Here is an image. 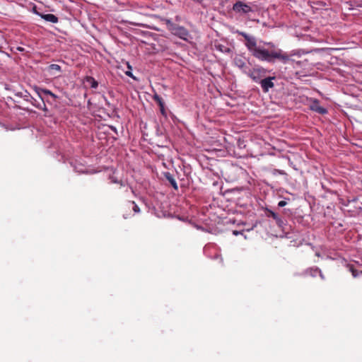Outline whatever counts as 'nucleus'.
Segmentation results:
<instances>
[{"label":"nucleus","mask_w":362,"mask_h":362,"mask_svg":"<svg viewBox=\"0 0 362 362\" xmlns=\"http://www.w3.org/2000/svg\"><path fill=\"white\" fill-rule=\"evenodd\" d=\"M293 55H294L293 53L288 54L272 42H263V44L254 53L253 57L259 61L268 63H274L278 60L283 64H286L292 61L291 57Z\"/></svg>","instance_id":"1"},{"label":"nucleus","mask_w":362,"mask_h":362,"mask_svg":"<svg viewBox=\"0 0 362 362\" xmlns=\"http://www.w3.org/2000/svg\"><path fill=\"white\" fill-rule=\"evenodd\" d=\"M165 24L173 35L183 40H187L189 37V33L185 27L173 23L170 19L165 20Z\"/></svg>","instance_id":"2"},{"label":"nucleus","mask_w":362,"mask_h":362,"mask_svg":"<svg viewBox=\"0 0 362 362\" xmlns=\"http://www.w3.org/2000/svg\"><path fill=\"white\" fill-rule=\"evenodd\" d=\"M237 33L245 38V40H246L245 45L247 49L251 52V54L253 56L254 53H255V52L258 49V47H259L261 45H257L255 37L250 36L247 35L246 33L241 31H238Z\"/></svg>","instance_id":"3"},{"label":"nucleus","mask_w":362,"mask_h":362,"mask_svg":"<svg viewBox=\"0 0 362 362\" xmlns=\"http://www.w3.org/2000/svg\"><path fill=\"white\" fill-rule=\"evenodd\" d=\"M267 70L262 67H258L253 69H250L247 75L250 76L252 81L259 83L261 78L265 76Z\"/></svg>","instance_id":"4"},{"label":"nucleus","mask_w":362,"mask_h":362,"mask_svg":"<svg viewBox=\"0 0 362 362\" xmlns=\"http://www.w3.org/2000/svg\"><path fill=\"white\" fill-rule=\"evenodd\" d=\"M233 10L235 13L240 14H247L253 11L250 4H245L241 1H238L233 4Z\"/></svg>","instance_id":"5"},{"label":"nucleus","mask_w":362,"mask_h":362,"mask_svg":"<svg viewBox=\"0 0 362 362\" xmlns=\"http://www.w3.org/2000/svg\"><path fill=\"white\" fill-rule=\"evenodd\" d=\"M275 76H269L259 81V84L264 93L269 92V89L274 87V80Z\"/></svg>","instance_id":"6"},{"label":"nucleus","mask_w":362,"mask_h":362,"mask_svg":"<svg viewBox=\"0 0 362 362\" xmlns=\"http://www.w3.org/2000/svg\"><path fill=\"white\" fill-rule=\"evenodd\" d=\"M234 64L243 73H245L246 74L248 73L249 70L250 69L242 57H235Z\"/></svg>","instance_id":"7"},{"label":"nucleus","mask_w":362,"mask_h":362,"mask_svg":"<svg viewBox=\"0 0 362 362\" xmlns=\"http://www.w3.org/2000/svg\"><path fill=\"white\" fill-rule=\"evenodd\" d=\"M310 108L311 110L315 111L320 115H325L327 113V110L320 105L319 100L317 99L313 100L310 105Z\"/></svg>","instance_id":"8"},{"label":"nucleus","mask_w":362,"mask_h":362,"mask_svg":"<svg viewBox=\"0 0 362 362\" xmlns=\"http://www.w3.org/2000/svg\"><path fill=\"white\" fill-rule=\"evenodd\" d=\"M34 13L37 14V16H40L42 19H44L46 21L52 23H57L59 21V18L54 14L48 13V14H43L37 11H36L35 8H34Z\"/></svg>","instance_id":"9"},{"label":"nucleus","mask_w":362,"mask_h":362,"mask_svg":"<svg viewBox=\"0 0 362 362\" xmlns=\"http://www.w3.org/2000/svg\"><path fill=\"white\" fill-rule=\"evenodd\" d=\"M30 98V102L33 106L38 108L39 110H43L46 113L48 112V109L47 108L44 99H40L41 101H38L37 100L33 97Z\"/></svg>","instance_id":"10"},{"label":"nucleus","mask_w":362,"mask_h":362,"mask_svg":"<svg viewBox=\"0 0 362 362\" xmlns=\"http://www.w3.org/2000/svg\"><path fill=\"white\" fill-rule=\"evenodd\" d=\"M153 99L158 103L160 107V112L163 115L166 116V112L165 109V103L161 97H160L158 94H155L153 96Z\"/></svg>","instance_id":"11"},{"label":"nucleus","mask_w":362,"mask_h":362,"mask_svg":"<svg viewBox=\"0 0 362 362\" xmlns=\"http://www.w3.org/2000/svg\"><path fill=\"white\" fill-rule=\"evenodd\" d=\"M35 91L40 99L45 100V95H49L51 94L52 91L49 90L42 88H35Z\"/></svg>","instance_id":"12"},{"label":"nucleus","mask_w":362,"mask_h":362,"mask_svg":"<svg viewBox=\"0 0 362 362\" xmlns=\"http://www.w3.org/2000/svg\"><path fill=\"white\" fill-rule=\"evenodd\" d=\"M317 272H320V269L317 267H310L305 269L303 274V275H308L312 277H315L317 274Z\"/></svg>","instance_id":"13"},{"label":"nucleus","mask_w":362,"mask_h":362,"mask_svg":"<svg viewBox=\"0 0 362 362\" xmlns=\"http://www.w3.org/2000/svg\"><path fill=\"white\" fill-rule=\"evenodd\" d=\"M165 178L167 179V180L170 183L172 187L175 189L177 190L178 189V187H177L175 180L173 178V175L170 173H165Z\"/></svg>","instance_id":"14"},{"label":"nucleus","mask_w":362,"mask_h":362,"mask_svg":"<svg viewBox=\"0 0 362 362\" xmlns=\"http://www.w3.org/2000/svg\"><path fill=\"white\" fill-rule=\"evenodd\" d=\"M110 179L111 180V182L113 183H118L121 185V187L125 188V192H128L129 189H132V192H133V189L128 185H125L122 180H117L114 177H110Z\"/></svg>","instance_id":"15"},{"label":"nucleus","mask_w":362,"mask_h":362,"mask_svg":"<svg viewBox=\"0 0 362 362\" xmlns=\"http://www.w3.org/2000/svg\"><path fill=\"white\" fill-rule=\"evenodd\" d=\"M86 82L90 83V86L92 88H97L98 86V81L92 76H86Z\"/></svg>","instance_id":"16"},{"label":"nucleus","mask_w":362,"mask_h":362,"mask_svg":"<svg viewBox=\"0 0 362 362\" xmlns=\"http://www.w3.org/2000/svg\"><path fill=\"white\" fill-rule=\"evenodd\" d=\"M216 48L217 50H218L223 53H230L231 51L229 47H228L223 45H221V44L216 45Z\"/></svg>","instance_id":"17"},{"label":"nucleus","mask_w":362,"mask_h":362,"mask_svg":"<svg viewBox=\"0 0 362 362\" xmlns=\"http://www.w3.org/2000/svg\"><path fill=\"white\" fill-rule=\"evenodd\" d=\"M275 221H276V225L282 230H284V231L286 230V224L285 221L280 216Z\"/></svg>","instance_id":"18"},{"label":"nucleus","mask_w":362,"mask_h":362,"mask_svg":"<svg viewBox=\"0 0 362 362\" xmlns=\"http://www.w3.org/2000/svg\"><path fill=\"white\" fill-rule=\"evenodd\" d=\"M266 214L267 217H272L275 221L278 219V218L279 217V216L276 213L269 209H267Z\"/></svg>","instance_id":"19"},{"label":"nucleus","mask_w":362,"mask_h":362,"mask_svg":"<svg viewBox=\"0 0 362 362\" xmlns=\"http://www.w3.org/2000/svg\"><path fill=\"white\" fill-rule=\"evenodd\" d=\"M49 70L61 71V66L56 64H52L49 66Z\"/></svg>","instance_id":"20"},{"label":"nucleus","mask_w":362,"mask_h":362,"mask_svg":"<svg viewBox=\"0 0 362 362\" xmlns=\"http://www.w3.org/2000/svg\"><path fill=\"white\" fill-rule=\"evenodd\" d=\"M130 204H132V209L134 211V213L136 214H138L140 212V209L139 207L137 206V204L134 202H131Z\"/></svg>","instance_id":"21"},{"label":"nucleus","mask_w":362,"mask_h":362,"mask_svg":"<svg viewBox=\"0 0 362 362\" xmlns=\"http://www.w3.org/2000/svg\"><path fill=\"white\" fill-rule=\"evenodd\" d=\"M272 173H273V175H276V174H279V175H286L285 171H284L282 170H279V169L273 170Z\"/></svg>","instance_id":"22"},{"label":"nucleus","mask_w":362,"mask_h":362,"mask_svg":"<svg viewBox=\"0 0 362 362\" xmlns=\"http://www.w3.org/2000/svg\"><path fill=\"white\" fill-rule=\"evenodd\" d=\"M352 274V276L354 277V278H356L358 277L360 274H362V272H358V270H356V269L354 270V272L351 273Z\"/></svg>","instance_id":"23"},{"label":"nucleus","mask_w":362,"mask_h":362,"mask_svg":"<svg viewBox=\"0 0 362 362\" xmlns=\"http://www.w3.org/2000/svg\"><path fill=\"white\" fill-rule=\"evenodd\" d=\"M125 74L129 77H131L132 78H133L134 80H137V78L133 75V74L132 73L131 71H127L125 72Z\"/></svg>","instance_id":"24"},{"label":"nucleus","mask_w":362,"mask_h":362,"mask_svg":"<svg viewBox=\"0 0 362 362\" xmlns=\"http://www.w3.org/2000/svg\"><path fill=\"white\" fill-rule=\"evenodd\" d=\"M287 204V202L284 200H281L278 203V206L284 207Z\"/></svg>","instance_id":"25"},{"label":"nucleus","mask_w":362,"mask_h":362,"mask_svg":"<svg viewBox=\"0 0 362 362\" xmlns=\"http://www.w3.org/2000/svg\"><path fill=\"white\" fill-rule=\"evenodd\" d=\"M52 99L54 101H55L57 100V98H58L57 95H56L54 93H53L52 92L51 93L50 95H49Z\"/></svg>","instance_id":"26"},{"label":"nucleus","mask_w":362,"mask_h":362,"mask_svg":"<svg viewBox=\"0 0 362 362\" xmlns=\"http://www.w3.org/2000/svg\"><path fill=\"white\" fill-rule=\"evenodd\" d=\"M347 267L349 268V270L352 273L354 270L355 269L354 266L351 264H348Z\"/></svg>","instance_id":"27"},{"label":"nucleus","mask_w":362,"mask_h":362,"mask_svg":"<svg viewBox=\"0 0 362 362\" xmlns=\"http://www.w3.org/2000/svg\"><path fill=\"white\" fill-rule=\"evenodd\" d=\"M317 274L320 275V278L324 280L325 279V276L324 274H322V271L320 269V272H317Z\"/></svg>","instance_id":"28"},{"label":"nucleus","mask_w":362,"mask_h":362,"mask_svg":"<svg viewBox=\"0 0 362 362\" xmlns=\"http://www.w3.org/2000/svg\"><path fill=\"white\" fill-rule=\"evenodd\" d=\"M16 50L18 51V52H23L24 51V48L22 47H16Z\"/></svg>","instance_id":"29"},{"label":"nucleus","mask_w":362,"mask_h":362,"mask_svg":"<svg viewBox=\"0 0 362 362\" xmlns=\"http://www.w3.org/2000/svg\"><path fill=\"white\" fill-rule=\"evenodd\" d=\"M241 233L240 231H238V230H233V234L235 235H238L239 234H240Z\"/></svg>","instance_id":"30"},{"label":"nucleus","mask_w":362,"mask_h":362,"mask_svg":"<svg viewBox=\"0 0 362 362\" xmlns=\"http://www.w3.org/2000/svg\"><path fill=\"white\" fill-rule=\"evenodd\" d=\"M175 21H180V17L179 16H175Z\"/></svg>","instance_id":"31"},{"label":"nucleus","mask_w":362,"mask_h":362,"mask_svg":"<svg viewBox=\"0 0 362 362\" xmlns=\"http://www.w3.org/2000/svg\"><path fill=\"white\" fill-rule=\"evenodd\" d=\"M127 67L129 69H132V66H130V64L129 63H127Z\"/></svg>","instance_id":"32"}]
</instances>
